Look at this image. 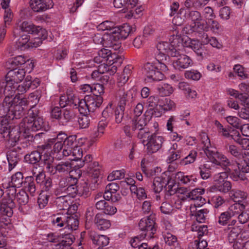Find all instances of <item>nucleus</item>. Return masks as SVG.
<instances>
[{
  "label": "nucleus",
  "instance_id": "20e7f679",
  "mask_svg": "<svg viewBox=\"0 0 249 249\" xmlns=\"http://www.w3.org/2000/svg\"><path fill=\"white\" fill-rule=\"evenodd\" d=\"M201 144L203 151L212 163L224 167L230 165L229 160L224 155L211 147L209 138L205 133L201 135Z\"/></svg>",
  "mask_w": 249,
  "mask_h": 249
},
{
  "label": "nucleus",
  "instance_id": "6e6d98bb",
  "mask_svg": "<svg viewBox=\"0 0 249 249\" xmlns=\"http://www.w3.org/2000/svg\"><path fill=\"white\" fill-rule=\"evenodd\" d=\"M245 209V206L243 203H235L231 206L227 211L229 213H231L234 216L244 211Z\"/></svg>",
  "mask_w": 249,
  "mask_h": 249
},
{
  "label": "nucleus",
  "instance_id": "7c9ffc66",
  "mask_svg": "<svg viewBox=\"0 0 249 249\" xmlns=\"http://www.w3.org/2000/svg\"><path fill=\"white\" fill-rule=\"evenodd\" d=\"M32 172L33 175L36 177L37 183L41 185L46 178L42 168L38 165H36L33 168Z\"/></svg>",
  "mask_w": 249,
  "mask_h": 249
},
{
  "label": "nucleus",
  "instance_id": "39448f33",
  "mask_svg": "<svg viewBox=\"0 0 249 249\" xmlns=\"http://www.w3.org/2000/svg\"><path fill=\"white\" fill-rule=\"evenodd\" d=\"M168 70L167 66L156 58L153 61L148 62L143 66V72L147 78L153 81H160L163 78L162 72Z\"/></svg>",
  "mask_w": 249,
  "mask_h": 249
},
{
  "label": "nucleus",
  "instance_id": "e433bc0d",
  "mask_svg": "<svg viewBox=\"0 0 249 249\" xmlns=\"http://www.w3.org/2000/svg\"><path fill=\"white\" fill-rule=\"evenodd\" d=\"M107 126V123L106 121H100L97 126V128L93 134V139L96 140L101 138L104 134L105 129Z\"/></svg>",
  "mask_w": 249,
  "mask_h": 249
},
{
  "label": "nucleus",
  "instance_id": "69168bd1",
  "mask_svg": "<svg viewBox=\"0 0 249 249\" xmlns=\"http://www.w3.org/2000/svg\"><path fill=\"white\" fill-rule=\"evenodd\" d=\"M28 59L23 55H18L9 60L8 64L18 66L25 64Z\"/></svg>",
  "mask_w": 249,
  "mask_h": 249
},
{
  "label": "nucleus",
  "instance_id": "72a5a7b5",
  "mask_svg": "<svg viewBox=\"0 0 249 249\" xmlns=\"http://www.w3.org/2000/svg\"><path fill=\"white\" fill-rule=\"evenodd\" d=\"M65 134L64 133H60L56 138L52 139V142L54 143L53 146V150L55 153H59L62 150L63 148V140L66 139Z\"/></svg>",
  "mask_w": 249,
  "mask_h": 249
},
{
  "label": "nucleus",
  "instance_id": "5701e85b",
  "mask_svg": "<svg viewBox=\"0 0 249 249\" xmlns=\"http://www.w3.org/2000/svg\"><path fill=\"white\" fill-rule=\"evenodd\" d=\"M167 178L166 175L163 174V173L160 176L154 178L152 188L155 193H159L162 190L163 187L165 186V180Z\"/></svg>",
  "mask_w": 249,
  "mask_h": 249
},
{
  "label": "nucleus",
  "instance_id": "7ed1b4c3",
  "mask_svg": "<svg viewBox=\"0 0 249 249\" xmlns=\"http://www.w3.org/2000/svg\"><path fill=\"white\" fill-rule=\"evenodd\" d=\"M70 101L73 104V107L78 108L81 114H88L89 112H93L99 108L103 102L101 96L93 97L87 95L84 99H80L76 95L70 96Z\"/></svg>",
  "mask_w": 249,
  "mask_h": 249
},
{
  "label": "nucleus",
  "instance_id": "4468645a",
  "mask_svg": "<svg viewBox=\"0 0 249 249\" xmlns=\"http://www.w3.org/2000/svg\"><path fill=\"white\" fill-rule=\"evenodd\" d=\"M152 110H147L144 114L140 117H134L132 120V127L133 130H140L144 128L152 118Z\"/></svg>",
  "mask_w": 249,
  "mask_h": 249
},
{
  "label": "nucleus",
  "instance_id": "f3484780",
  "mask_svg": "<svg viewBox=\"0 0 249 249\" xmlns=\"http://www.w3.org/2000/svg\"><path fill=\"white\" fill-rule=\"evenodd\" d=\"M30 5L31 9L36 12H40L53 7L52 0H31Z\"/></svg>",
  "mask_w": 249,
  "mask_h": 249
},
{
  "label": "nucleus",
  "instance_id": "c85d7f7f",
  "mask_svg": "<svg viewBox=\"0 0 249 249\" xmlns=\"http://www.w3.org/2000/svg\"><path fill=\"white\" fill-rule=\"evenodd\" d=\"M90 238L93 243L99 248L107 246L109 243V238L106 235L94 234L90 235Z\"/></svg>",
  "mask_w": 249,
  "mask_h": 249
},
{
  "label": "nucleus",
  "instance_id": "6e6552de",
  "mask_svg": "<svg viewBox=\"0 0 249 249\" xmlns=\"http://www.w3.org/2000/svg\"><path fill=\"white\" fill-rule=\"evenodd\" d=\"M164 142L163 137L154 133L147 137L146 140L143 141V144L146 147L149 153L152 154L159 150Z\"/></svg>",
  "mask_w": 249,
  "mask_h": 249
},
{
  "label": "nucleus",
  "instance_id": "cd10ccee",
  "mask_svg": "<svg viewBox=\"0 0 249 249\" xmlns=\"http://www.w3.org/2000/svg\"><path fill=\"white\" fill-rule=\"evenodd\" d=\"M163 237L166 244L174 247L173 249H181L178 242L177 238L174 235L169 232H163Z\"/></svg>",
  "mask_w": 249,
  "mask_h": 249
},
{
  "label": "nucleus",
  "instance_id": "f03ea898",
  "mask_svg": "<svg viewBox=\"0 0 249 249\" xmlns=\"http://www.w3.org/2000/svg\"><path fill=\"white\" fill-rule=\"evenodd\" d=\"M9 119H1L0 122V133L3 138L15 145L20 137L26 138L30 130L36 131L41 129L44 121L42 117L35 116L34 113L23 119L18 126L11 128Z\"/></svg>",
  "mask_w": 249,
  "mask_h": 249
},
{
  "label": "nucleus",
  "instance_id": "49530a36",
  "mask_svg": "<svg viewBox=\"0 0 249 249\" xmlns=\"http://www.w3.org/2000/svg\"><path fill=\"white\" fill-rule=\"evenodd\" d=\"M128 92H125L124 89L119 90L116 94L117 98H118L119 102L118 106L123 107L125 108L126 101L128 100Z\"/></svg>",
  "mask_w": 249,
  "mask_h": 249
},
{
  "label": "nucleus",
  "instance_id": "bb28decb",
  "mask_svg": "<svg viewBox=\"0 0 249 249\" xmlns=\"http://www.w3.org/2000/svg\"><path fill=\"white\" fill-rule=\"evenodd\" d=\"M184 45L186 47L191 48L198 55H202V53L200 51V50L202 48V43L198 40L191 39L189 37H186V39L184 42Z\"/></svg>",
  "mask_w": 249,
  "mask_h": 249
},
{
  "label": "nucleus",
  "instance_id": "a19ab883",
  "mask_svg": "<svg viewBox=\"0 0 249 249\" xmlns=\"http://www.w3.org/2000/svg\"><path fill=\"white\" fill-rule=\"evenodd\" d=\"M232 217H233V214L227 211L220 214L217 217V222L221 226H226Z\"/></svg>",
  "mask_w": 249,
  "mask_h": 249
},
{
  "label": "nucleus",
  "instance_id": "4be33fe9",
  "mask_svg": "<svg viewBox=\"0 0 249 249\" xmlns=\"http://www.w3.org/2000/svg\"><path fill=\"white\" fill-rule=\"evenodd\" d=\"M186 39L182 38L181 36L178 34V33L175 30L174 34L171 36L169 38L170 41L169 44L172 48H176L178 51H180L181 48L183 49V46H184L182 44L183 41L185 40Z\"/></svg>",
  "mask_w": 249,
  "mask_h": 249
},
{
  "label": "nucleus",
  "instance_id": "4c0bfd02",
  "mask_svg": "<svg viewBox=\"0 0 249 249\" xmlns=\"http://www.w3.org/2000/svg\"><path fill=\"white\" fill-rule=\"evenodd\" d=\"M198 169L199 175L202 179H207L211 176V166L209 163H205L200 165Z\"/></svg>",
  "mask_w": 249,
  "mask_h": 249
},
{
  "label": "nucleus",
  "instance_id": "e2e57ef3",
  "mask_svg": "<svg viewBox=\"0 0 249 249\" xmlns=\"http://www.w3.org/2000/svg\"><path fill=\"white\" fill-rule=\"evenodd\" d=\"M233 71L242 79H245L248 78L249 75L242 66L239 64L235 65L234 66Z\"/></svg>",
  "mask_w": 249,
  "mask_h": 249
},
{
  "label": "nucleus",
  "instance_id": "f257e3e1",
  "mask_svg": "<svg viewBox=\"0 0 249 249\" xmlns=\"http://www.w3.org/2000/svg\"><path fill=\"white\" fill-rule=\"evenodd\" d=\"M5 96L3 102L0 104V117L9 120L18 119L24 114L25 107L29 103L27 98L18 93L15 95L17 83L10 79L1 83Z\"/></svg>",
  "mask_w": 249,
  "mask_h": 249
},
{
  "label": "nucleus",
  "instance_id": "0e129e2a",
  "mask_svg": "<svg viewBox=\"0 0 249 249\" xmlns=\"http://www.w3.org/2000/svg\"><path fill=\"white\" fill-rule=\"evenodd\" d=\"M160 210L162 213L171 214L174 213L175 210L173 206L167 202H163L160 207Z\"/></svg>",
  "mask_w": 249,
  "mask_h": 249
},
{
  "label": "nucleus",
  "instance_id": "aec40b11",
  "mask_svg": "<svg viewBox=\"0 0 249 249\" xmlns=\"http://www.w3.org/2000/svg\"><path fill=\"white\" fill-rule=\"evenodd\" d=\"M54 203L58 209L63 210L66 212L68 208L70 207V204L71 203V197L68 195L57 196Z\"/></svg>",
  "mask_w": 249,
  "mask_h": 249
},
{
  "label": "nucleus",
  "instance_id": "2eb2a0df",
  "mask_svg": "<svg viewBox=\"0 0 249 249\" xmlns=\"http://www.w3.org/2000/svg\"><path fill=\"white\" fill-rule=\"evenodd\" d=\"M178 54L177 56H172V57L177 58V59L174 60L173 63V66L175 69L180 70L193 65V61L190 57L185 54H181L180 51H178Z\"/></svg>",
  "mask_w": 249,
  "mask_h": 249
},
{
  "label": "nucleus",
  "instance_id": "c03bdc74",
  "mask_svg": "<svg viewBox=\"0 0 249 249\" xmlns=\"http://www.w3.org/2000/svg\"><path fill=\"white\" fill-rule=\"evenodd\" d=\"M117 65L108 64V63L107 64L104 63L99 66V71L100 73H104L106 71L109 74L113 75L117 71Z\"/></svg>",
  "mask_w": 249,
  "mask_h": 249
},
{
  "label": "nucleus",
  "instance_id": "0eeeda50",
  "mask_svg": "<svg viewBox=\"0 0 249 249\" xmlns=\"http://www.w3.org/2000/svg\"><path fill=\"white\" fill-rule=\"evenodd\" d=\"M229 169L233 170L231 178L233 180H244L245 173L249 172V158L245 157L239 162L236 161L235 164L231 165Z\"/></svg>",
  "mask_w": 249,
  "mask_h": 249
},
{
  "label": "nucleus",
  "instance_id": "ea45409f",
  "mask_svg": "<svg viewBox=\"0 0 249 249\" xmlns=\"http://www.w3.org/2000/svg\"><path fill=\"white\" fill-rule=\"evenodd\" d=\"M15 198H12V197H8L7 196H4V197L1 200V205L3 206H5L9 209L6 214L8 216H11L12 215V209L15 206L14 200Z\"/></svg>",
  "mask_w": 249,
  "mask_h": 249
},
{
  "label": "nucleus",
  "instance_id": "9b49d317",
  "mask_svg": "<svg viewBox=\"0 0 249 249\" xmlns=\"http://www.w3.org/2000/svg\"><path fill=\"white\" fill-rule=\"evenodd\" d=\"M205 190L202 188H196L192 190L188 195H186V198L194 200V204H192L190 210L192 212L196 210L197 207H200L205 203V199L201 196L204 193Z\"/></svg>",
  "mask_w": 249,
  "mask_h": 249
},
{
  "label": "nucleus",
  "instance_id": "774afa93",
  "mask_svg": "<svg viewBox=\"0 0 249 249\" xmlns=\"http://www.w3.org/2000/svg\"><path fill=\"white\" fill-rule=\"evenodd\" d=\"M125 108L118 106L114 111L115 121L117 123H120L123 118Z\"/></svg>",
  "mask_w": 249,
  "mask_h": 249
},
{
  "label": "nucleus",
  "instance_id": "bf43d9fd",
  "mask_svg": "<svg viewBox=\"0 0 249 249\" xmlns=\"http://www.w3.org/2000/svg\"><path fill=\"white\" fill-rule=\"evenodd\" d=\"M25 159L30 163L35 164L40 160L41 155L38 151H34L29 155H26Z\"/></svg>",
  "mask_w": 249,
  "mask_h": 249
},
{
  "label": "nucleus",
  "instance_id": "423d86ee",
  "mask_svg": "<svg viewBox=\"0 0 249 249\" xmlns=\"http://www.w3.org/2000/svg\"><path fill=\"white\" fill-rule=\"evenodd\" d=\"M52 222L57 227H64L71 231L76 230L79 225V221L76 215L69 213H58L54 215Z\"/></svg>",
  "mask_w": 249,
  "mask_h": 249
},
{
  "label": "nucleus",
  "instance_id": "c756f323",
  "mask_svg": "<svg viewBox=\"0 0 249 249\" xmlns=\"http://www.w3.org/2000/svg\"><path fill=\"white\" fill-rule=\"evenodd\" d=\"M132 31V27L129 24L125 23L120 27H116L114 31H112V33L113 34L117 33L119 34L120 37L125 39Z\"/></svg>",
  "mask_w": 249,
  "mask_h": 249
},
{
  "label": "nucleus",
  "instance_id": "13d9d810",
  "mask_svg": "<svg viewBox=\"0 0 249 249\" xmlns=\"http://www.w3.org/2000/svg\"><path fill=\"white\" fill-rule=\"evenodd\" d=\"M74 117V113L72 111L65 109L64 110L63 115H61L60 122L63 125H64L72 120Z\"/></svg>",
  "mask_w": 249,
  "mask_h": 249
},
{
  "label": "nucleus",
  "instance_id": "a878e982",
  "mask_svg": "<svg viewBox=\"0 0 249 249\" xmlns=\"http://www.w3.org/2000/svg\"><path fill=\"white\" fill-rule=\"evenodd\" d=\"M227 233V240L229 243H232L240 239L241 229L239 226H236L230 230L225 229Z\"/></svg>",
  "mask_w": 249,
  "mask_h": 249
},
{
  "label": "nucleus",
  "instance_id": "052dcab7",
  "mask_svg": "<svg viewBox=\"0 0 249 249\" xmlns=\"http://www.w3.org/2000/svg\"><path fill=\"white\" fill-rule=\"evenodd\" d=\"M124 170H115L110 173L107 177L108 181H113L116 179H121L124 177Z\"/></svg>",
  "mask_w": 249,
  "mask_h": 249
},
{
  "label": "nucleus",
  "instance_id": "79ce46f5",
  "mask_svg": "<svg viewBox=\"0 0 249 249\" xmlns=\"http://www.w3.org/2000/svg\"><path fill=\"white\" fill-rule=\"evenodd\" d=\"M213 188L221 193L225 194L228 192L231 188V183L229 181H225L220 183L213 185Z\"/></svg>",
  "mask_w": 249,
  "mask_h": 249
},
{
  "label": "nucleus",
  "instance_id": "2f4dec72",
  "mask_svg": "<svg viewBox=\"0 0 249 249\" xmlns=\"http://www.w3.org/2000/svg\"><path fill=\"white\" fill-rule=\"evenodd\" d=\"M159 106L164 111H170L175 108L176 104L171 99L162 97L159 101Z\"/></svg>",
  "mask_w": 249,
  "mask_h": 249
},
{
  "label": "nucleus",
  "instance_id": "f704fd0d",
  "mask_svg": "<svg viewBox=\"0 0 249 249\" xmlns=\"http://www.w3.org/2000/svg\"><path fill=\"white\" fill-rule=\"evenodd\" d=\"M102 167L98 162L94 161L89 164V173L90 176L96 179L99 177L101 173Z\"/></svg>",
  "mask_w": 249,
  "mask_h": 249
},
{
  "label": "nucleus",
  "instance_id": "9d476101",
  "mask_svg": "<svg viewBox=\"0 0 249 249\" xmlns=\"http://www.w3.org/2000/svg\"><path fill=\"white\" fill-rule=\"evenodd\" d=\"M139 227L141 231L144 232L145 236L152 238L156 231L154 216L150 215L142 218L139 223Z\"/></svg>",
  "mask_w": 249,
  "mask_h": 249
},
{
  "label": "nucleus",
  "instance_id": "c9c22d12",
  "mask_svg": "<svg viewBox=\"0 0 249 249\" xmlns=\"http://www.w3.org/2000/svg\"><path fill=\"white\" fill-rule=\"evenodd\" d=\"M157 90L159 94L161 96H169L174 91L172 87L166 83L159 84L157 87Z\"/></svg>",
  "mask_w": 249,
  "mask_h": 249
},
{
  "label": "nucleus",
  "instance_id": "a211bd4d",
  "mask_svg": "<svg viewBox=\"0 0 249 249\" xmlns=\"http://www.w3.org/2000/svg\"><path fill=\"white\" fill-rule=\"evenodd\" d=\"M175 179L180 183L185 184L188 186L193 187L195 186L197 181V178L193 175H185L184 173L178 172L174 176Z\"/></svg>",
  "mask_w": 249,
  "mask_h": 249
},
{
  "label": "nucleus",
  "instance_id": "58836bf2",
  "mask_svg": "<svg viewBox=\"0 0 249 249\" xmlns=\"http://www.w3.org/2000/svg\"><path fill=\"white\" fill-rule=\"evenodd\" d=\"M230 196L234 202L241 203L246 198L247 194L240 190H232L230 192Z\"/></svg>",
  "mask_w": 249,
  "mask_h": 249
},
{
  "label": "nucleus",
  "instance_id": "dca6fc26",
  "mask_svg": "<svg viewBox=\"0 0 249 249\" xmlns=\"http://www.w3.org/2000/svg\"><path fill=\"white\" fill-rule=\"evenodd\" d=\"M208 29L206 21L201 18L198 21L191 23L190 25H187L183 28V31L185 33L189 34L193 32L199 33L207 31Z\"/></svg>",
  "mask_w": 249,
  "mask_h": 249
},
{
  "label": "nucleus",
  "instance_id": "3c124183",
  "mask_svg": "<svg viewBox=\"0 0 249 249\" xmlns=\"http://www.w3.org/2000/svg\"><path fill=\"white\" fill-rule=\"evenodd\" d=\"M67 185L64 187L58 186L57 187L54 192V195L57 196H59L64 195H68L71 194V189H74V185H71L66 188Z\"/></svg>",
  "mask_w": 249,
  "mask_h": 249
},
{
  "label": "nucleus",
  "instance_id": "680f3d73",
  "mask_svg": "<svg viewBox=\"0 0 249 249\" xmlns=\"http://www.w3.org/2000/svg\"><path fill=\"white\" fill-rule=\"evenodd\" d=\"M16 199L20 205H25L28 202L29 196L23 190L20 191L16 195Z\"/></svg>",
  "mask_w": 249,
  "mask_h": 249
},
{
  "label": "nucleus",
  "instance_id": "1a4fd4ad",
  "mask_svg": "<svg viewBox=\"0 0 249 249\" xmlns=\"http://www.w3.org/2000/svg\"><path fill=\"white\" fill-rule=\"evenodd\" d=\"M18 26L22 32L34 35L41 36L42 38H46L47 37L48 33L45 29L39 26H35L31 22L24 21L21 22L19 21L18 23Z\"/></svg>",
  "mask_w": 249,
  "mask_h": 249
},
{
  "label": "nucleus",
  "instance_id": "37998d69",
  "mask_svg": "<svg viewBox=\"0 0 249 249\" xmlns=\"http://www.w3.org/2000/svg\"><path fill=\"white\" fill-rule=\"evenodd\" d=\"M32 177H27L25 179L23 186L32 196H34L36 191L35 184Z\"/></svg>",
  "mask_w": 249,
  "mask_h": 249
},
{
  "label": "nucleus",
  "instance_id": "338daca9",
  "mask_svg": "<svg viewBox=\"0 0 249 249\" xmlns=\"http://www.w3.org/2000/svg\"><path fill=\"white\" fill-rule=\"evenodd\" d=\"M49 195L46 193H40L38 197V204L40 209L44 208L48 204Z\"/></svg>",
  "mask_w": 249,
  "mask_h": 249
},
{
  "label": "nucleus",
  "instance_id": "6ab92c4d",
  "mask_svg": "<svg viewBox=\"0 0 249 249\" xmlns=\"http://www.w3.org/2000/svg\"><path fill=\"white\" fill-rule=\"evenodd\" d=\"M25 73L23 69H13L8 72L6 75V79L12 80L18 84L24 79Z\"/></svg>",
  "mask_w": 249,
  "mask_h": 249
},
{
  "label": "nucleus",
  "instance_id": "5fc2aeb1",
  "mask_svg": "<svg viewBox=\"0 0 249 249\" xmlns=\"http://www.w3.org/2000/svg\"><path fill=\"white\" fill-rule=\"evenodd\" d=\"M115 28L116 26L115 23L109 20L104 21L99 24L97 26L98 30L103 31L106 30H112V31H113Z\"/></svg>",
  "mask_w": 249,
  "mask_h": 249
},
{
  "label": "nucleus",
  "instance_id": "412c9836",
  "mask_svg": "<svg viewBox=\"0 0 249 249\" xmlns=\"http://www.w3.org/2000/svg\"><path fill=\"white\" fill-rule=\"evenodd\" d=\"M168 152L169 155L166 161L168 163H171L180 158L182 149L179 148L178 145L177 143H174L170 148Z\"/></svg>",
  "mask_w": 249,
  "mask_h": 249
},
{
  "label": "nucleus",
  "instance_id": "393cba45",
  "mask_svg": "<svg viewBox=\"0 0 249 249\" xmlns=\"http://www.w3.org/2000/svg\"><path fill=\"white\" fill-rule=\"evenodd\" d=\"M74 185V189H71V194H76L84 197H88L89 195V187L86 182H83L76 186Z\"/></svg>",
  "mask_w": 249,
  "mask_h": 249
},
{
  "label": "nucleus",
  "instance_id": "f8f14e48",
  "mask_svg": "<svg viewBox=\"0 0 249 249\" xmlns=\"http://www.w3.org/2000/svg\"><path fill=\"white\" fill-rule=\"evenodd\" d=\"M156 58L163 60L166 59L167 56H177L178 54V50L176 48H172L169 43L167 42H161L157 45Z\"/></svg>",
  "mask_w": 249,
  "mask_h": 249
},
{
  "label": "nucleus",
  "instance_id": "ddd939ff",
  "mask_svg": "<svg viewBox=\"0 0 249 249\" xmlns=\"http://www.w3.org/2000/svg\"><path fill=\"white\" fill-rule=\"evenodd\" d=\"M47 171L52 175L58 173L66 174L70 172L71 169V164L69 161H61L54 166L53 164L46 163Z\"/></svg>",
  "mask_w": 249,
  "mask_h": 249
},
{
  "label": "nucleus",
  "instance_id": "b1692460",
  "mask_svg": "<svg viewBox=\"0 0 249 249\" xmlns=\"http://www.w3.org/2000/svg\"><path fill=\"white\" fill-rule=\"evenodd\" d=\"M94 223L99 230H106L111 226L109 220L105 218L101 214H97L95 217Z\"/></svg>",
  "mask_w": 249,
  "mask_h": 249
},
{
  "label": "nucleus",
  "instance_id": "603ef678",
  "mask_svg": "<svg viewBox=\"0 0 249 249\" xmlns=\"http://www.w3.org/2000/svg\"><path fill=\"white\" fill-rule=\"evenodd\" d=\"M16 152H12L7 155V159L9 164V170L11 171L17 165L18 159Z\"/></svg>",
  "mask_w": 249,
  "mask_h": 249
},
{
  "label": "nucleus",
  "instance_id": "09e8293b",
  "mask_svg": "<svg viewBox=\"0 0 249 249\" xmlns=\"http://www.w3.org/2000/svg\"><path fill=\"white\" fill-rule=\"evenodd\" d=\"M23 176L21 172H17L11 177L12 185L17 187H20L22 184H24Z\"/></svg>",
  "mask_w": 249,
  "mask_h": 249
},
{
  "label": "nucleus",
  "instance_id": "de8ad7c7",
  "mask_svg": "<svg viewBox=\"0 0 249 249\" xmlns=\"http://www.w3.org/2000/svg\"><path fill=\"white\" fill-rule=\"evenodd\" d=\"M129 188L131 193L136 194L139 199H144L147 197V195L144 188H138L136 186H130Z\"/></svg>",
  "mask_w": 249,
  "mask_h": 249
},
{
  "label": "nucleus",
  "instance_id": "8fccbe9b",
  "mask_svg": "<svg viewBox=\"0 0 249 249\" xmlns=\"http://www.w3.org/2000/svg\"><path fill=\"white\" fill-rule=\"evenodd\" d=\"M29 36L23 35L18 39L17 42V46L21 50L29 49Z\"/></svg>",
  "mask_w": 249,
  "mask_h": 249
},
{
  "label": "nucleus",
  "instance_id": "473e14b6",
  "mask_svg": "<svg viewBox=\"0 0 249 249\" xmlns=\"http://www.w3.org/2000/svg\"><path fill=\"white\" fill-rule=\"evenodd\" d=\"M209 211L207 209H203L197 210L194 212L190 211L191 214L194 215L196 220L199 223H204L205 222L208 216Z\"/></svg>",
  "mask_w": 249,
  "mask_h": 249
},
{
  "label": "nucleus",
  "instance_id": "4d7b16f0",
  "mask_svg": "<svg viewBox=\"0 0 249 249\" xmlns=\"http://www.w3.org/2000/svg\"><path fill=\"white\" fill-rule=\"evenodd\" d=\"M122 62L123 58L116 53H111L110 56L107 58V63H108V64H112L118 66L120 65Z\"/></svg>",
  "mask_w": 249,
  "mask_h": 249
},
{
  "label": "nucleus",
  "instance_id": "a18cd8bd",
  "mask_svg": "<svg viewBox=\"0 0 249 249\" xmlns=\"http://www.w3.org/2000/svg\"><path fill=\"white\" fill-rule=\"evenodd\" d=\"M32 82L31 81V77L27 76L25 81L20 85H17L16 90L18 91L20 95L26 92L32 86Z\"/></svg>",
  "mask_w": 249,
  "mask_h": 249
},
{
  "label": "nucleus",
  "instance_id": "864d4df0",
  "mask_svg": "<svg viewBox=\"0 0 249 249\" xmlns=\"http://www.w3.org/2000/svg\"><path fill=\"white\" fill-rule=\"evenodd\" d=\"M184 76L189 80L198 81L200 79L201 74L198 71L192 69L186 71L184 73Z\"/></svg>",
  "mask_w": 249,
  "mask_h": 249
}]
</instances>
